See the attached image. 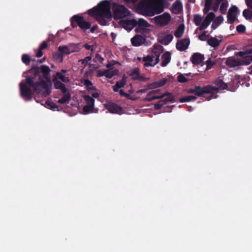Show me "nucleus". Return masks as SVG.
Here are the masks:
<instances>
[{
  "instance_id": "23",
  "label": "nucleus",
  "mask_w": 252,
  "mask_h": 252,
  "mask_svg": "<svg viewBox=\"0 0 252 252\" xmlns=\"http://www.w3.org/2000/svg\"><path fill=\"white\" fill-rule=\"evenodd\" d=\"M126 77L125 75H123L122 79L120 81H117L116 84L113 86V90L115 92H118L119 89L123 88L126 84Z\"/></svg>"
},
{
  "instance_id": "30",
  "label": "nucleus",
  "mask_w": 252,
  "mask_h": 252,
  "mask_svg": "<svg viewBox=\"0 0 252 252\" xmlns=\"http://www.w3.org/2000/svg\"><path fill=\"white\" fill-rule=\"evenodd\" d=\"M63 96L58 100V102L60 104H64L68 102L71 98V95L69 92L63 94Z\"/></svg>"
},
{
  "instance_id": "14",
  "label": "nucleus",
  "mask_w": 252,
  "mask_h": 252,
  "mask_svg": "<svg viewBox=\"0 0 252 252\" xmlns=\"http://www.w3.org/2000/svg\"><path fill=\"white\" fill-rule=\"evenodd\" d=\"M204 59L203 55L199 53H194L191 55L190 60L193 65H198L203 63Z\"/></svg>"
},
{
  "instance_id": "28",
  "label": "nucleus",
  "mask_w": 252,
  "mask_h": 252,
  "mask_svg": "<svg viewBox=\"0 0 252 252\" xmlns=\"http://www.w3.org/2000/svg\"><path fill=\"white\" fill-rule=\"evenodd\" d=\"M221 40H219L217 38L211 37L207 40V43L209 45L214 48L217 47L220 44Z\"/></svg>"
},
{
  "instance_id": "10",
  "label": "nucleus",
  "mask_w": 252,
  "mask_h": 252,
  "mask_svg": "<svg viewBox=\"0 0 252 252\" xmlns=\"http://www.w3.org/2000/svg\"><path fill=\"white\" fill-rule=\"evenodd\" d=\"M207 14V15L205 17L201 25L198 28L199 31H203L207 29L215 18V14L213 12H208Z\"/></svg>"
},
{
  "instance_id": "7",
  "label": "nucleus",
  "mask_w": 252,
  "mask_h": 252,
  "mask_svg": "<svg viewBox=\"0 0 252 252\" xmlns=\"http://www.w3.org/2000/svg\"><path fill=\"white\" fill-rule=\"evenodd\" d=\"M216 88L211 85H207L203 87L195 86L193 89H188L186 92L188 94H194L196 96H202L204 94H209L215 91Z\"/></svg>"
},
{
  "instance_id": "36",
  "label": "nucleus",
  "mask_w": 252,
  "mask_h": 252,
  "mask_svg": "<svg viewBox=\"0 0 252 252\" xmlns=\"http://www.w3.org/2000/svg\"><path fill=\"white\" fill-rule=\"evenodd\" d=\"M228 6V2L227 0H225L222 2L220 5V12L222 14H225L227 7Z\"/></svg>"
},
{
  "instance_id": "3",
  "label": "nucleus",
  "mask_w": 252,
  "mask_h": 252,
  "mask_svg": "<svg viewBox=\"0 0 252 252\" xmlns=\"http://www.w3.org/2000/svg\"><path fill=\"white\" fill-rule=\"evenodd\" d=\"M138 0H124L126 2L135 3ZM151 0H142L137 5V11L143 15L152 16Z\"/></svg>"
},
{
  "instance_id": "11",
  "label": "nucleus",
  "mask_w": 252,
  "mask_h": 252,
  "mask_svg": "<svg viewBox=\"0 0 252 252\" xmlns=\"http://www.w3.org/2000/svg\"><path fill=\"white\" fill-rule=\"evenodd\" d=\"M104 107L107 109L110 113H116V114H121L123 111V108L117 105V104L108 102L104 104Z\"/></svg>"
},
{
  "instance_id": "19",
  "label": "nucleus",
  "mask_w": 252,
  "mask_h": 252,
  "mask_svg": "<svg viewBox=\"0 0 252 252\" xmlns=\"http://www.w3.org/2000/svg\"><path fill=\"white\" fill-rule=\"evenodd\" d=\"M163 96V99L160 100L163 104H166L168 102H175L176 100L174 98V95L170 93H165L163 94L160 95Z\"/></svg>"
},
{
  "instance_id": "39",
  "label": "nucleus",
  "mask_w": 252,
  "mask_h": 252,
  "mask_svg": "<svg viewBox=\"0 0 252 252\" xmlns=\"http://www.w3.org/2000/svg\"><path fill=\"white\" fill-rule=\"evenodd\" d=\"M84 99L86 102V105L94 106V99L89 95H85Z\"/></svg>"
},
{
  "instance_id": "8",
  "label": "nucleus",
  "mask_w": 252,
  "mask_h": 252,
  "mask_svg": "<svg viewBox=\"0 0 252 252\" xmlns=\"http://www.w3.org/2000/svg\"><path fill=\"white\" fill-rule=\"evenodd\" d=\"M225 64L230 67H235L241 65H248L250 64V62L247 59L240 60L239 58L236 59L234 57H230L226 59Z\"/></svg>"
},
{
  "instance_id": "37",
  "label": "nucleus",
  "mask_w": 252,
  "mask_h": 252,
  "mask_svg": "<svg viewBox=\"0 0 252 252\" xmlns=\"http://www.w3.org/2000/svg\"><path fill=\"white\" fill-rule=\"evenodd\" d=\"M163 98V96H160V95H148V94H147V97L144 98V101H147V102H150L152 101L155 99H161Z\"/></svg>"
},
{
  "instance_id": "15",
  "label": "nucleus",
  "mask_w": 252,
  "mask_h": 252,
  "mask_svg": "<svg viewBox=\"0 0 252 252\" xmlns=\"http://www.w3.org/2000/svg\"><path fill=\"white\" fill-rule=\"evenodd\" d=\"M145 41V36L139 34H136L131 39V43L133 46H139L143 44Z\"/></svg>"
},
{
  "instance_id": "27",
  "label": "nucleus",
  "mask_w": 252,
  "mask_h": 252,
  "mask_svg": "<svg viewBox=\"0 0 252 252\" xmlns=\"http://www.w3.org/2000/svg\"><path fill=\"white\" fill-rule=\"evenodd\" d=\"M58 50L61 52L62 55H69L70 54L74 52L78 51V50H70V48H69L66 46H60L59 47Z\"/></svg>"
},
{
  "instance_id": "55",
  "label": "nucleus",
  "mask_w": 252,
  "mask_h": 252,
  "mask_svg": "<svg viewBox=\"0 0 252 252\" xmlns=\"http://www.w3.org/2000/svg\"><path fill=\"white\" fill-rule=\"evenodd\" d=\"M163 105L164 104H163L162 101L161 100H159L158 102V103L155 104L154 108L156 110H160Z\"/></svg>"
},
{
  "instance_id": "24",
  "label": "nucleus",
  "mask_w": 252,
  "mask_h": 252,
  "mask_svg": "<svg viewBox=\"0 0 252 252\" xmlns=\"http://www.w3.org/2000/svg\"><path fill=\"white\" fill-rule=\"evenodd\" d=\"M173 38V36L172 34H167L163 37H160L158 38V41L159 43L163 45H168Z\"/></svg>"
},
{
  "instance_id": "16",
  "label": "nucleus",
  "mask_w": 252,
  "mask_h": 252,
  "mask_svg": "<svg viewBox=\"0 0 252 252\" xmlns=\"http://www.w3.org/2000/svg\"><path fill=\"white\" fill-rule=\"evenodd\" d=\"M121 24L125 29L131 30L137 25V22L135 19H125L121 21Z\"/></svg>"
},
{
  "instance_id": "40",
  "label": "nucleus",
  "mask_w": 252,
  "mask_h": 252,
  "mask_svg": "<svg viewBox=\"0 0 252 252\" xmlns=\"http://www.w3.org/2000/svg\"><path fill=\"white\" fill-rule=\"evenodd\" d=\"M163 50V48L160 45H154V46L153 52L155 55H157V54H160L162 52Z\"/></svg>"
},
{
  "instance_id": "9",
  "label": "nucleus",
  "mask_w": 252,
  "mask_h": 252,
  "mask_svg": "<svg viewBox=\"0 0 252 252\" xmlns=\"http://www.w3.org/2000/svg\"><path fill=\"white\" fill-rule=\"evenodd\" d=\"M165 0H151L152 15L161 13L164 9Z\"/></svg>"
},
{
  "instance_id": "21",
  "label": "nucleus",
  "mask_w": 252,
  "mask_h": 252,
  "mask_svg": "<svg viewBox=\"0 0 252 252\" xmlns=\"http://www.w3.org/2000/svg\"><path fill=\"white\" fill-rule=\"evenodd\" d=\"M167 82V79L163 78L158 81H156L148 85V89L152 90L164 86Z\"/></svg>"
},
{
  "instance_id": "38",
  "label": "nucleus",
  "mask_w": 252,
  "mask_h": 252,
  "mask_svg": "<svg viewBox=\"0 0 252 252\" xmlns=\"http://www.w3.org/2000/svg\"><path fill=\"white\" fill-rule=\"evenodd\" d=\"M202 21V17L199 14H194L193 15V22L195 25L197 26H200L201 25V22Z\"/></svg>"
},
{
  "instance_id": "12",
  "label": "nucleus",
  "mask_w": 252,
  "mask_h": 252,
  "mask_svg": "<svg viewBox=\"0 0 252 252\" xmlns=\"http://www.w3.org/2000/svg\"><path fill=\"white\" fill-rule=\"evenodd\" d=\"M157 24L163 26L167 25L171 20V16L168 13H164L162 15L155 18Z\"/></svg>"
},
{
  "instance_id": "1",
  "label": "nucleus",
  "mask_w": 252,
  "mask_h": 252,
  "mask_svg": "<svg viewBox=\"0 0 252 252\" xmlns=\"http://www.w3.org/2000/svg\"><path fill=\"white\" fill-rule=\"evenodd\" d=\"M51 70L49 66L41 65L40 66H33L29 71L30 75L26 76V82L33 88L34 92L37 94L47 96L51 93V86L43 79L40 73L43 75V78L49 80V74Z\"/></svg>"
},
{
  "instance_id": "57",
  "label": "nucleus",
  "mask_w": 252,
  "mask_h": 252,
  "mask_svg": "<svg viewBox=\"0 0 252 252\" xmlns=\"http://www.w3.org/2000/svg\"><path fill=\"white\" fill-rule=\"evenodd\" d=\"M220 5L219 4L213 2L211 6V9L213 10L214 12H217L219 9Z\"/></svg>"
},
{
  "instance_id": "42",
  "label": "nucleus",
  "mask_w": 252,
  "mask_h": 252,
  "mask_svg": "<svg viewBox=\"0 0 252 252\" xmlns=\"http://www.w3.org/2000/svg\"><path fill=\"white\" fill-rule=\"evenodd\" d=\"M56 75L57 77L60 79L63 82L67 83L69 81L68 77H65L61 72H57Z\"/></svg>"
},
{
  "instance_id": "35",
  "label": "nucleus",
  "mask_w": 252,
  "mask_h": 252,
  "mask_svg": "<svg viewBox=\"0 0 252 252\" xmlns=\"http://www.w3.org/2000/svg\"><path fill=\"white\" fill-rule=\"evenodd\" d=\"M84 84L89 91H95L96 90V87L93 86L92 82L88 79L84 80Z\"/></svg>"
},
{
  "instance_id": "6",
  "label": "nucleus",
  "mask_w": 252,
  "mask_h": 252,
  "mask_svg": "<svg viewBox=\"0 0 252 252\" xmlns=\"http://www.w3.org/2000/svg\"><path fill=\"white\" fill-rule=\"evenodd\" d=\"M20 88V96L25 101H30L32 99L33 96L32 90L34 91L32 88L30 87L26 82V79L25 82H21L19 84Z\"/></svg>"
},
{
  "instance_id": "45",
  "label": "nucleus",
  "mask_w": 252,
  "mask_h": 252,
  "mask_svg": "<svg viewBox=\"0 0 252 252\" xmlns=\"http://www.w3.org/2000/svg\"><path fill=\"white\" fill-rule=\"evenodd\" d=\"M206 70H208L212 68V67L216 64V62L212 61L211 58H209L206 62Z\"/></svg>"
},
{
  "instance_id": "13",
  "label": "nucleus",
  "mask_w": 252,
  "mask_h": 252,
  "mask_svg": "<svg viewBox=\"0 0 252 252\" xmlns=\"http://www.w3.org/2000/svg\"><path fill=\"white\" fill-rule=\"evenodd\" d=\"M189 43L190 40L189 38L178 40L176 43V47L178 51H184L188 48Z\"/></svg>"
},
{
  "instance_id": "4",
  "label": "nucleus",
  "mask_w": 252,
  "mask_h": 252,
  "mask_svg": "<svg viewBox=\"0 0 252 252\" xmlns=\"http://www.w3.org/2000/svg\"><path fill=\"white\" fill-rule=\"evenodd\" d=\"M71 25L72 28L78 26L83 31H86L91 28V23L86 21L84 17L78 15L73 16L70 19Z\"/></svg>"
},
{
  "instance_id": "54",
  "label": "nucleus",
  "mask_w": 252,
  "mask_h": 252,
  "mask_svg": "<svg viewBox=\"0 0 252 252\" xmlns=\"http://www.w3.org/2000/svg\"><path fill=\"white\" fill-rule=\"evenodd\" d=\"M118 92H119L120 95L121 96H125L126 98L129 99H131L130 96L129 95V94L128 93H125L123 90H119Z\"/></svg>"
},
{
  "instance_id": "46",
  "label": "nucleus",
  "mask_w": 252,
  "mask_h": 252,
  "mask_svg": "<svg viewBox=\"0 0 252 252\" xmlns=\"http://www.w3.org/2000/svg\"><path fill=\"white\" fill-rule=\"evenodd\" d=\"M22 61L24 63L28 65L31 62V58L28 55L25 54L22 56Z\"/></svg>"
},
{
  "instance_id": "25",
  "label": "nucleus",
  "mask_w": 252,
  "mask_h": 252,
  "mask_svg": "<svg viewBox=\"0 0 252 252\" xmlns=\"http://www.w3.org/2000/svg\"><path fill=\"white\" fill-rule=\"evenodd\" d=\"M235 56L241 57L242 59H240V60H244V59H247L248 62H250V64L251 63V62L252 61V55H248L246 50L245 51H240L236 52L235 53Z\"/></svg>"
},
{
  "instance_id": "18",
  "label": "nucleus",
  "mask_w": 252,
  "mask_h": 252,
  "mask_svg": "<svg viewBox=\"0 0 252 252\" xmlns=\"http://www.w3.org/2000/svg\"><path fill=\"white\" fill-rule=\"evenodd\" d=\"M216 87L212 86L214 88H216L215 91H213L212 93H210V94H212V95L210 96V98L208 100H210L212 98L213 94L216 92L218 90H224L227 88V85L226 83H225L222 80L218 79L215 82Z\"/></svg>"
},
{
  "instance_id": "56",
  "label": "nucleus",
  "mask_w": 252,
  "mask_h": 252,
  "mask_svg": "<svg viewBox=\"0 0 252 252\" xmlns=\"http://www.w3.org/2000/svg\"><path fill=\"white\" fill-rule=\"evenodd\" d=\"M208 37V35L206 34V32H203V33L199 36V39L201 41H205Z\"/></svg>"
},
{
  "instance_id": "33",
  "label": "nucleus",
  "mask_w": 252,
  "mask_h": 252,
  "mask_svg": "<svg viewBox=\"0 0 252 252\" xmlns=\"http://www.w3.org/2000/svg\"><path fill=\"white\" fill-rule=\"evenodd\" d=\"M196 98L197 97L196 96L188 95L180 98L179 100V101L181 103H183L185 102H189L192 100H195Z\"/></svg>"
},
{
  "instance_id": "60",
  "label": "nucleus",
  "mask_w": 252,
  "mask_h": 252,
  "mask_svg": "<svg viewBox=\"0 0 252 252\" xmlns=\"http://www.w3.org/2000/svg\"><path fill=\"white\" fill-rule=\"evenodd\" d=\"M48 46V44L46 41H43L41 44L40 45L39 48L41 50H44Z\"/></svg>"
},
{
  "instance_id": "20",
  "label": "nucleus",
  "mask_w": 252,
  "mask_h": 252,
  "mask_svg": "<svg viewBox=\"0 0 252 252\" xmlns=\"http://www.w3.org/2000/svg\"><path fill=\"white\" fill-rule=\"evenodd\" d=\"M183 10V4L180 0H176L173 4L171 11L172 13L178 14Z\"/></svg>"
},
{
  "instance_id": "48",
  "label": "nucleus",
  "mask_w": 252,
  "mask_h": 252,
  "mask_svg": "<svg viewBox=\"0 0 252 252\" xmlns=\"http://www.w3.org/2000/svg\"><path fill=\"white\" fill-rule=\"evenodd\" d=\"M177 80L180 83H186L189 79L185 77V75L180 73L177 77Z\"/></svg>"
},
{
  "instance_id": "44",
  "label": "nucleus",
  "mask_w": 252,
  "mask_h": 252,
  "mask_svg": "<svg viewBox=\"0 0 252 252\" xmlns=\"http://www.w3.org/2000/svg\"><path fill=\"white\" fill-rule=\"evenodd\" d=\"M156 56L157 57H156V58L155 59V62L154 63H145L144 64V66H146V67L154 66L156 64L158 63H159V62L160 54H157V55H156Z\"/></svg>"
},
{
  "instance_id": "2",
  "label": "nucleus",
  "mask_w": 252,
  "mask_h": 252,
  "mask_svg": "<svg viewBox=\"0 0 252 252\" xmlns=\"http://www.w3.org/2000/svg\"><path fill=\"white\" fill-rule=\"evenodd\" d=\"M88 14L94 17L96 21L101 26L108 25L106 19H111V4L108 0H102L96 6L89 9Z\"/></svg>"
},
{
  "instance_id": "5",
  "label": "nucleus",
  "mask_w": 252,
  "mask_h": 252,
  "mask_svg": "<svg viewBox=\"0 0 252 252\" xmlns=\"http://www.w3.org/2000/svg\"><path fill=\"white\" fill-rule=\"evenodd\" d=\"M113 17L114 19H120L128 16L130 11L124 5L113 2L112 4Z\"/></svg>"
},
{
  "instance_id": "22",
  "label": "nucleus",
  "mask_w": 252,
  "mask_h": 252,
  "mask_svg": "<svg viewBox=\"0 0 252 252\" xmlns=\"http://www.w3.org/2000/svg\"><path fill=\"white\" fill-rule=\"evenodd\" d=\"M54 86L56 89L60 90L63 94L67 92V89L64 84L58 80L57 79H53Z\"/></svg>"
},
{
  "instance_id": "59",
  "label": "nucleus",
  "mask_w": 252,
  "mask_h": 252,
  "mask_svg": "<svg viewBox=\"0 0 252 252\" xmlns=\"http://www.w3.org/2000/svg\"><path fill=\"white\" fill-rule=\"evenodd\" d=\"M95 62H98L100 63H102L104 61V59L98 54H96L95 56Z\"/></svg>"
},
{
  "instance_id": "58",
  "label": "nucleus",
  "mask_w": 252,
  "mask_h": 252,
  "mask_svg": "<svg viewBox=\"0 0 252 252\" xmlns=\"http://www.w3.org/2000/svg\"><path fill=\"white\" fill-rule=\"evenodd\" d=\"M238 10V7L236 5H232L229 8L228 12L230 13H235Z\"/></svg>"
},
{
  "instance_id": "43",
  "label": "nucleus",
  "mask_w": 252,
  "mask_h": 252,
  "mask_svg": "<svg viewBox=\"0 0 252 252\" xmlns=\"http://www.w3.org/2000/svg\"><path fill=\"white\" fill-rule=\"evenodd\" d=\"M94 106L86 105L83 108V111L85 114L92 112L94 109Z\"/></svg>"
},
{
  "instance_id": "49",
  "label": "nucleus",
  "mask_w": 252,
  "mask_h": 252,
  "mask_svg": "<svg viewBox=\"0 0 252 252\" xmlns=\"http://www.w3.org/2000/svg\"><path fill=\"white\" fill-rule=\"evenodd\" d=\"M227 18L230 24H233L236 19L235 15L233 13H230V12L227 13Z\"/></svg>"
},
{
  "instance_id": "31",
  "label": "nucleus",
  "mask_w": 252,
  "mask_h": 252,
  "mask_svg": "<svg viewBox=\"0 0 252 252\" xmlns=\"http://www.w3.org/2000/svg\"><path fill=\"white\" fill-rule=\"evenodd\" d=\"M184 25L183 24H180L177 29L175 31L174 35L177 38H181L184 32Z\"/></svg>"
},
{
  "instance_id": "32",
  "label": "nucleus",
  "mask_w": 252,
  "mask_h": 252,
  "mask_svg": "<svg viewBox=\"0 0 252 252\" xmlns=\"http://www.w3.org/2000/svg\"><path fill=\"white\" fill-rule=\"evenodd\" d=\"M213 2V0H205L204 7L203 9V12L204 14H207L211 10V6Z\"/></svg>"
},
{
  "instance_id": "29",
  "label": "nucleus",
  "mask_w": 252,
  "mask_h": 252,
  "mask_svg": "<svg viewBox=\"0 0 252 252\" xmlns=\"http://www.w3.org/2000/svg\"><path fill=\"white\" fill-rule=\"evenodd\" d=\"M223 21V18L222 16H218L214 21L212 24L211 28L215 30L220 25Z\"/></svg>"
},
{
  "instance_id": "61",
  "label": "nucleus",
  "mask_w": 252,
  "mask_h": 252,
  "mask_svg": "<svg viewBox=\"0 0 252 252\" xmlns=\"http://www.w3.org/2000/svg\"><path fill=\"white\" fill-rule=\"evenodd\" d=\"M156 94H160L159 90L151 91L148 93V95H156Z\"/></svg>"
},
{
  "instance_id": "53",
  "label": "nucleus",
  "mask_w": 252,
  "mask_h": 252,
  "mask_svg": "<svg viewBox=\"0 0 252 252\" xmlns=\"http://www.w3.org/2000/svg\"><path fill=\"white\" fill-rule=\"evenodd\" d=\"M143 61L145 63H152L154 61V57L152 56L148 55L146 57L143 58Z\"/></svg>"
},
{
  "instance_id": "51",
  "label": "nucleus",
  "mask_w": 252,
  "mask_h": 252,
  "mask_svg": "<svg viewBox=\"0 0 252 252\" xmlns=\"http://www.w3.org/2000/svg\"><path fill=\"white\" fill-rule=\"evenodd\" d=\"M236 30L238 33H242L245 32L246 29L244 25L240 24L236 27Z\"/></svg>"
},
{
  "instance_id": "26",
  "label": "nucleus",
  "mask_w": 252,
  "mask_h": 252,
  "mask_svg": "<svg viewBox=\"0 0 252 252\" xmlns=\"http://www.w3.org/2000/svg\"><path fill=\"white\" fill-rule=\"evenodd\" d=\"M162 62L161 65L162 67L165 66L170 62L171 56L169 52H166L164 53L161 57Z\"/></svg>"
},
{
  "instance_id": "41",
  "label": "nucleus",
  "mask_w": 252,
  "mask_h": 252,
  "mask_svg": "<svg viewBox=\"0 0 252 252\" xmlns=\"http://www.w3.org/2000/svg\"><path fill=\"white\" fill-rule=\"evenodd\" d=\"M243 15L247 20L252 19V11L249 9H245L243 11Z\"/></svg>"
},
{
  "instance_id": "64",
  "label": "nucleus",
  "mask_w": 252,
  "mask_h": 252,
  "mask_svg": "<svg viewBox=\"0 0 252 252\" xmlns=\"http://www.w3.org/2000/svg\"><path fill=\"white\" fill-rule=\"evenodd\" d=\"M97 28L98 26L96 25L93 26L92 27H91L90 32L94 33L97 29Z\"/></svg>"
},
{
  "instance_id": "62",
  "label": "nucleus",
  "mask_w": 252,
  "mask_h": 252,
  "mask_svg": "<svg viewBox=\"0 0 252 252\" xmlns=\"http://www.w3.org/2000/svg\"><path fill=\"white\" fill-rule=\"evenodd\" d=\"M103 76H105V70L104 71H102L101 70H98L97 71V76L98 77H102Z\"/></svg>"
},
{
  "instance_id": "17",
  "label": "nucleus",
  "mask_w": 252,
  "mask_h": 252,
  "mask_svg": "<svg viewBox=\"0 0 252 252\" xmlns=\"http://www.w3.org/2000/svg\"><path fill=\"white\" fill-rule=\"evenodd\" d=\"M127 74L131 77V79L133 80H142L143 77L140 76L139 73V69L138 68H135L130 69L127 72Z\"/></svg>"
},
{
  "instance_id": "63",
  "label": "nucleus",
  "mask_w": 252,
  "mask_h": 252,
  "mask_svg": "<svg viewBox=\"0 0 252 252\" xmlns=\"http://www.w3.org/2000/svg\"><path fill=\"white\" fill-rule=\"evenodd\" d=\"M43 55V52H42V50L40 49V48H38V51L36 53V57L37 58H40Z\"/></svg>"
},
{
  "instance_id": "50",
  "label": "nucleus",
  "mask_w": 252,
  "mask_h": 252,
  "mask_svg": "<svg viewBox=\"0 0 252 252\" xmlns=\"http://www.w3.org/2000/svg\"><path fill=\"white\" fill-rule=\"evenodd\" d=\"M45 104L47 105L48 108L52 109H55L58 108V106L52 101L47 100L45 102Z\"/></svg>"
},
{
  "instance_id": "47",
  "label": "nucleus",
  "mask_w": 252,
  "mask_h": 252,
  "mask_svg": "<svg viewBox=\"0 0 252 252\" xmlns=\"http://www.w3.org/2000/svg\"><path fill=\"white\" fill-rule=\"evenodd\" d=\"M116 75L115 70H105V77L107 78H111Z\"/></svg>"
},
{
  "instance_id": "34",
  "label": "nucleus",
  "mask_w": 252,
  "mask_h": 252,
  "mask_svg": "<svg viewBox=\"0 0 252 252\" xmlns=\"http://www.w3.org/2000/svg\"><path fill=\"white\" fill-rule=\"evenodd\" d=\"M138 27L140 29H143V28H147L150 27V24L148 23L147 21L142 18H140L138 19V21H137Z\"/></svg>"
},
{
  "instance_id": "52",
  "label": "nucleus",
  "mask_w": 252,
  "mask_h": 252,
  "mask_svg": "<svg viewBox=\"0 0 252 252\" xmlns=\"http://www.w3.org/2000/svg\"><path fill=\"white\" fill-rule=\"evenodd\" d=\"M92 59V57L91 56H88V57H86V58H85L84 59H81L79 61V62H80L82 64H85V67L88 63Z\"/></svg>"
}]
</instances>
